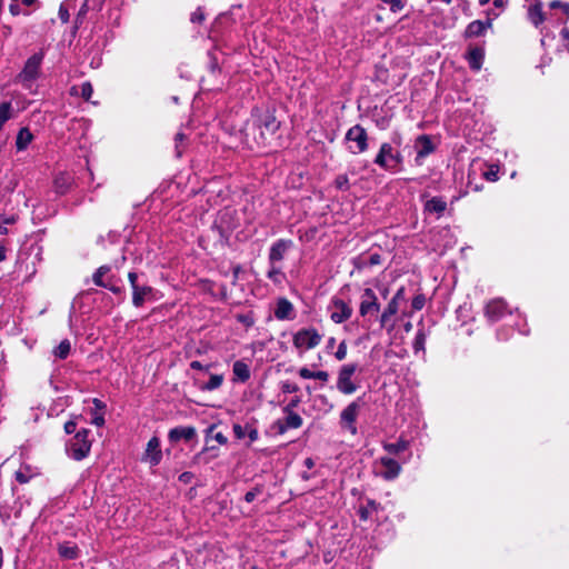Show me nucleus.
Returning a JSON list of instances; mask_svg holds the SVG:
<instances>
[{"instance_id": "nucleus-1", "label": "nucleus", "mask_w": 569, "mask_h": 569, "mask_svg": "<svg viewBox=\"0 0 569 569\" xmlns=\"http://www.w3.org/2000/svg\"><path fill=\"white\" fill-rule=\"evenodd\" d=\"M44 53L39 51L32 54L24 63L23 69L17 76V80L23 86L29 87L40 76V68L43 61Z\"/></svg>"}, {"instance_id": "nucleus-2", "label": "nucleus", "mask_w": 569, "mask_h": 569, "mask_svg": "<svg viewBox=\"0 0 569 569\" xmlns=\"http://www.w3.org/2000/svg\"><path fill=\"white\" fill-rule=\"evenodd\" d=\"M88 429L79 430L67 445L70 457L74 460H82L88 456L91 449V442L88 440Z\"/></svg>"}, {"instance_id": "nucleus-3", "label": "nucleus", "mask_w": 569, "mask_h": 569, "mask_svg": "<svg viewBox=\"0 0 569 569\" xmlns=\"http://www.w3.org/2000/svg\"><path fill=\"white\" fill-rule=\"evenodd\" d=\"M402 162L400 152H393L390 143H382L378 154L375 158V163L385 170L396 169Z\"/></svg>"}, {"instance_id": "nucleus-4", "label": "nucleus", "mask_w": 569, "mask_h": 569, "mask_svg": "<svg viewBox=\"0 0 569 569\" xmlns=\"http://www.w3.org/2000/svg\"><path fill=\"white\" fill-rule=\"evenodd\" d=\"M357 370V363H347L340 368L338 372L337 388L341 393L351 395L357 391L358 386L351 380V377Z\"/></svg>"}, {"instance_id": "nucleus-5", "label": "nucleus", "mask_w": 569, "mask_h": 569, "mask_svg": "<svg viewBox=\"0 0 569 569\" xmlns=\"http://www.w3.org/2000/svg\"><path fill=\"white\" fill-rule=\"evenodd\" d=\"M346 139L356 143L355 148L349 147L352 153H361L368 149V136L366 129L360 124L351 127L346 133Z\"/></svg>"}, {"instance_id": "nucleus-6", "label": "nucleus", "mask_w": 569, "mask_h": 569, "mask_svg": "<svg viewBox=\"0 0 569 569\" xmlns=\"http://www.w3.org/2000/svg\"><path fill=\"white\" fill-rule=\"evenodd\" d=\"M321 338V335L315 328H306L293 336V345L297 348L312 349L320 343Z\"/></svg>"}, {"instance_id": "nucleus-7", "label": "nucleus", "mask_w": 569, "mask_h": 569, "mask_svg": "<svg viewBox=\"0 0 569 569\" xmlns=\"http://www.w3.org/2000/svg\"><path fill=\"white\" fill-rule=\"evenodd\" d=\"M128 279L132 288V303L134 307H141L152 293V288L147 284H140L136 272H129Z\"/></svg>"}, {"instance_id": "nucleus-8", "label": "nucleus", "mask_w": 569, "mask_h": 569, "mask_svg": "<svg viewBox=\"0 0 569 569\" xmlns=\"http://www.w3.org/2000/svg\"><path fill=\"white\" fill-rule=\"evenodd\" d=\"M256 126L260 130V138L264 141L267 137L273 136L277 132L280 127V121L276 119L273 113L267 111L259 117L256 121Z\"/></svg>"}, {"instance_id": "nucleus-9", "label": "nucleus", "mask_w": 569, "mask_h": 569, "mask_svg": "<svg viewBox=\"0 0 569 569\" xmlns=\"http://www.w3.org/2000/svg\"><path fill=\"white\" fill-rule=\"evenodd\" d=\"M330 319L335 323H342L347 321L352 315V308L349 307L343 300L333 298L329 305Z\"/></svg>"}, {"instance_id": "nucleus-10", "label": "nucleus", "mask_w": 569, "mask_h": 569, "mask_svg": "<svg viewBox=\"0 0 569 569\" xmlns=\"http://www.w3.org/2000/svg\"><path fill=\"white\" fill-rule=\"evenodd\" d=\"M360 410L359 399L348 405L340 415L341 423L351 431L352 435L357 433L355 422Z\"/></svg>"}, {"instance_id": "nucleus-11", "label": "nucleus", "mask_w": 569, "mask_h": 569, "mask_svg": "<svg viewBox=\"0 0 569 569\" xmlns=\"http://www.w3.org/2000/svg\"><path fill=\"white\" fill-rule=\"evenodd\" d=\"M380 309V303L378 302V298L372 289L366 288L361 296V302L359 307V312L362 317L378 312Z\"/></svg>"}, {"instance_id": "nucleus-12", "label": "nucleus", "mask_w": 569, "mask_h": 569, "mask_svg": "<svg viewBox=\"0 0 569 569\" xmlns=\"http://www.w3.org/2000/svg\"><path fill=\"white\" fill-rule=\"evenodd\" d=\"M406 299L405 288L401 287L397 290L392 299L389 301L387 308L380 316V326L386 327L388 321L392 316H395L399 310V302Z\"/></svg>"}, {"instance_id": "nucleus-13", "label": "nucleus", "mask_w": 569, "mask_h": 569, "mask_svg": "<svg viewBox=\"0 0 569 569\" xmlns=\"http://www.w3.org/2000/svg\"><path fill=\"white\" fill-rule=\"evenodd\" d=\"M286 418L279 419L273 423L278 433L283 435L289 429H298L302 426V418L295 411L284 412Z\"/></svg>"}, {"instance_id": "nucleus-14", "label": "nucleus", "mask_w": 569, "mask_h": 569, "mask_svg": "<svg viewBox=\"0 0 569 569\" xmlns=\"http://www.w3.org/2000/svg\"><path fill=\"white\" fill-rule=\"evenodd\" d=\"M506 311L507 303L502 299L496 298L487 303L485 308V316L490 322H496L501 319Z\"/></svg>"}, {"instance_id": "nucleus-15", "label": "nucleus", "mask_w": 569, "mask_h": 569, "mask_svg": "<svg viewBox=\"0 0 569 569\" xmlns=\"http://www.w3.org/2000/svg\"><path fill=\"white\" fill-rule=\"evenodd\" d=\"M492 21L493 18L489 17V19H486L485 21L475 20L470 22L465 29V37L472 38L485 36L486 31L492 27Z\"/></svg>"}, {"instance_id": "nucleus-16", "label": "nucleus", "mask_w": 569, "mask_h": 569, "mask_svg": "<svg viewBox=\"0 0 569 569\" xmlns=\"http://www.w3.org/2000/svg\"><path fill=\"white\" fill-rule=\"evenodd\" d=\"M292 247L291 240L279 239L276 241L269 251V262L270 264H276L283 259L284 253Z\"/></svg>"}, {"instance_id": "nucleus-17", "label": "nucleus", "mask_w": 569, "mask_h": 569, "mask_svg": "<svg viewBox=\"0 0 569 569\" xmlns=\"http://www.w3.org/2000/svg\"><path fill=\"white\" fill-rule=\"evenodd\" d=\"M415 148L417 150L415 159L417 164H421V160L435 150L431 139L426 134H421L417 138Z\"/></svg>"}, {"instance_id": "nucleus-18", "label": "nucleus", "mask_w": 569, "mask_h": 569, "mask_svg": "<svg viewBox=\"0 0 569 569\" xmlns=\"http://www.w3.org/2000/svg\"><path fill=\"white\" fill-rule=\"evenodd\" d=\"M161 458L160 440L157 437H152L147 443L146 460H148L151 466H157L161 461Z\"/></svg>"}, {"instance_id": "nucleus-19", "label": "nucleus", "mask_w": 569, "mask_h": 569, "mask_svg": "<svg viewBox=\"0 0 569 569\" xmlns=\"http://www.w3.org/2000/svg\"><path fill=\"white\" fill-rule=\"evenodd\" d=\"M380 463L385 468V470L381 472V476L386 480H393L399 476L401 467L395 459L390 457H381Z\"/></svg>"}, {"instance_id": "nucleus-20", "label": "nucleus", "mask_w": 569, "mask_h": 569, "mask_svg": "<svg viewBox=\"0 0 569 569\" xmlns=\"http://www.w3.org/2000/svg\"><path fill=\"white\" fill-rule=\"evenodd\" d=\"M473 71L481 69L485 59V49L482 46L470 47L468 54L465 57Z\"/></svg>"}, {"instance_id": "nucleus-21", "label": "nucleus", "mask_w": 569, "mask_h": 569, "mask_svg": "<svg viewBox=\"0 0 569 569\" xmlns=\"http://www.w3.org/2000/svg\"><path fill=\"white\" fill-rule=\"evenodd\" d=\"M168 437L171 442H178L181 439L190 441L196 437V429L193 427H177L169 431Z\"/></svg>"}, {"instance_id": "nucleus-22", "label": "nucleus", "mask_w": 569, "mask_h": 569, "mask_svg": "<svg viewBox=\"0 0 569 569\" xmlns=\"http://www.w3.org/2000/svg\"><path fill=\"white\" fill-rule=\"evenodd\" d=\"M293 313L292 303L286 299L280 298L277 302V307L274 309V317L279 320L290 319Z\"/></svg>"}, {"instance_id": "nucleus-23", "label": "nucleus", "mask_w": 569, "mask_h": 569, "mask_svg": "<svg viewBox=\"0 0 569 569\" xmlns=\"http://www.w3.org/2000/svg\"><path fill=\"white\" fill-rule=\"evenodd\" d=\"M33 134L27 127L19 130L16 139V147L18 151L26 150L29 143L32 141Z\"/></svg>"}, {"instance_id": "nucleus-24", "label": "nucleus", "mask_w": 569, "mask_h": 569, "mask_svg": "<svg viewBox=\"0 0 569 569\" xmlns=\"http://www.w3.org/2000/svg\"><path fill=\"white\" fill-rule=\"evenodd\" d=\"M232 372L234 377L241 382H246L250 378V369L248 365L241 360H238L233 363Z\"/></svg>"}, {"instance_id": "nucleus-25", "label": "nucleus", "mask_w": 569, "mask_h": 569, "mask_svg": "<svg viewBox=\"0 0 569 569\" xmlns=\"http://www.w3.org/2000/svg\"><path fill=\"white\" fill-rule=\"evenodd\" d=\"M59 556L63 559L73 560L79 556V549L76 545L61 543L58 547Z\"/></svg>"}, {"instance_id": "nucleus-26", "label": "nucleus", "mask_w": 569, "mask_h": 569, "mask_svg": "<svg viewBox=\"0 0 569 569\" xmlns=\"http://www.w3.org/2000/svg\"><path fill=\"white\" fill-rule=\"evenodd\" d=\"M528 17H529V20L536 26L538 27L539 24H541L545 20V16H543V12H542V7H541V3L540 2H536L533 6H531L529 8V11H528Z\"/></svg>"}, {"instance_id": "nucleus-27", "label": "nucleus", "mask_w": 569, "mask_h": 569, "mask_svg": "<svg viewBox=\"0 0 569 569\" xmlns=\"http://www.w3.org/2000/svg\"><path fill=\"white\" fill-rule=\"evenodd\" d=\"M70 186V178L67 174H59L54 178V188L58 193L63 194L68 191Z\"/></svg>"}, {"instance_id": "nucleus-28", "label": "nucleus", "mask_w": 569, "mask_h": 569, "mask_svg": "<svg viewBox=\"0 0 569 569\" xmlns=\"http://www.w3.org/2000/svg\"><path fill=\"white\" fill-rule=\"evenodd\" d=\"M223 382V376L222 375H211L208 382L200 386V389L202 391H212L218 389Z\"/></svg>"}, {"instance_id": "nucleus-29", "label": "nucleus", "mask_w": 569, "mask_h": 569, "mask_svg": "<svg viewBox=\"0 0 569 569\" xmlns=\"http://www.w3.org/2000/svg\"><path fill=\"white\" fill-rule=\"evenodd\" d=\"M71 351V342L68 339H63L57 348L53 350V355L59 359H66Z\"/></svg>"}, {"instance_id": "nucleus-30", "label": "nucleus", "mask_w": 569, "mask_h": 569, "mask_svg": "<svg viewBox=\"0 0 569 569\" xmlns=\"http://www.w3.org/2000/svg\"><path fill=\"white\" fill-rule=\"evenodd\" d=\"M378 508H379V503H377L375 500L369 499L367 501V506L359 508L358 513H359L360 519L366 521L369 518L370 512L377 511Z\"/></svg>"}, {"instance_id": "nucleus-31", "label": "nucleus", "mask_w": 569, "mask_h": 569, "mask_svg": "<svg viewBox=\"0 0 569 569\" xmlns=\"http://www.w3.org/2000/svg\"><path fill=\"white\" fill-rule=\"evenodd\" d=\"M426 209L429 212H436L441 213L446 209V202L438 198H432L431 200H428L426 203Z\"/></svg>"}, {"instance_id": "nucleus-32", "label": "nucleus", "mask_w": 569, "mask_h": 569, "mask_svg": "<svg viewBox=\"0 0 569 569\" xmlns=\"http://www.w3.org/2000/svg\"><path fill=\"white\" fill-rule=\"evenodd\" d=\"M109 271L110 268L108 266H101L100 268H98L92 277L94 284L99 287H106L107 282L103 280V276L107 274Z\"/></svg>"}, {"instance_id": "nucleus-33", "label": "nucleus", "mask_w": 569, "mask_h": 569, "mask_svg": "<svg viewBox=\"0 0 569 569\" xmlns=\"http://www.w3.org/2000/svg\"><path fill=\"white\" fill-rule=\"evenodd\" d=\"M408 448V442L405 440H399L395 443H386L385 449L392 455H398L405 451Z\"/></svg>"}, {"instance_id": "nucleus-34", "label": "nucleus", "mask_w": 569, "mask_h": 569, "mask_svg": "<svg viewBox=\"0 0 569 569\" xmlns=\"http://www.w3.org/2000/svg\"><path fill=\"white\" fill-rule=\"evenodd\" d=\"M12 106L11 102H2L0 104V130L3 124L11 118Z\"/></svg>"}, {"instance_id": "nucleus-35", "label": "nucleus", "mask_w": 569, "mask_h": 569, "mask_svg": "<svg viewBox=\"0 0 569 569\" xmlns=\"http://www.w3.org/2000/svg\"><path fill=\"white\" fill-rule=\"evenodd\" d=\"M88 10H89V7H88V2L86 1L81 8L79 9L78 13H77V17L74 19V27H73V33H76V31L78 30V28L82 24L83 22V19L86 17V14L88 13Z\"/></svg>"}, {"instance_id": "nucleus-36", "label": "nucleus", "mask_w": 569, "mask_h": 569, "mask_svg": "<svg viewBox=\"0 0 569 569\" xmlns=\"http://www.w3.org/2000/svg\"><path fill=\"white\" fill-rule=\"evenodd\" d=\"M426 333L422 329L418 330L413 340V349L416 352L425 350Z\"/></svg>"}, {"instance_id": "nucleus-37", "label": "nucleus", "mask_w": 569, "mask_h": 569, "mask_svg": "<svg viewBox=\"0 0 569 569\" xmlns=\"http://www.w3.org/2000/svg\"><path fill=\"white\" fill-rule=\"evenodd\" d=\"M335 186L340 190L349 189V179L347 174H339L335 180Z\"/></svg>"}, {"instance_id": "nucleus-38", "label": "nucleus", "mask_w": 569, "mask_h": 569, "mask_svg": "<svg viewBox=\"0 0 569 569\" xmlns=\"http://www.w3.org/2000/svg\"><path fill=\"white\" fill-rule=\"evenodd\" d=\"M9 11H10V13L13 17H17L19 14H24V16H29L30 14V11H27V10L22 11L21 10L19 1H11V3L9 4Z\"/></svg>"}, {"instance_id": "nucleus-39", "label": "nucleus", "mask_w": 569, "mask_h": 569, "mask_svg": "<svg viewBox=\"0 0 569 569\" xmlns=\"http://www.w3.org/2000/svg\"><path fill=\"white\" fill-rule=\"evenodd\" d=\"M93 93V88L91 86L90 82H83L81 84V97L86 100V101H89L91 96Z\"/></svg>"}, {"instance_id": "nucleus-40", "label": "nucleus", "mask_w": 569, "mask_h": 569, "mask_svg": "<svg viewBox=\"0 0 569 569\" xmlns=\"http://www.w3.org/2000/svg\"><path fill=\"white\" fill-rule=\"evenodd\" d=\"M346 356H347V343H346V341H341L338 346L335 357L337 358V360L341 361L346 358Z\"/></svg>"}, {"instance_id": "nucleus-41", "label": "nucleus", "mask_w": 569, "mask_h": 569, "mask_svg": "<svg viewBox=\"0 0 569 569\" xmlns=\"http://www.w3.org/2000/svg\"><path fill=\"white\" fill-rule=\"evenodd\" d=\"M426 305V298L423 295H418L412 299V308L415 310H421Z\"/></svg>"}, {"instance_id": "nucleus-42", "label": "nucleus", "mask_w": 569, "mask_h": 569, "mask_svg": "<svg viewBox=\"0 0 569 569\" xmlns=\"http://www.w3.org/2000/svg\"><path fill=\"white\" fill-rule=\"evenodd\" d=\"M190 21L192 23H202L204 21V13L203 11L198 8L190 17Z\"/></svg>"}, {"instance_id": "nucleus-43", "label": "nucleus", "mask_w": 569, "mask_h": 569, "mask_svg": "<svg viewBox=\"0 0 569 569\" xmlns=\"http://www.w3.org/2000/svg\"><path fill=\"white\" fill-rule=\"evenodd\" d=\"M281 390L284 393H293L299 390V387L296 383H291L289 381L282 382Z\"/></svg>"}, {"instance_id": "nucleus-44", "label": "nucleus", "mask_w": 569, "mask_h": 569, "mask_svg": "<svg viewBox=\"0 0 569 569\" xmlns=\"http://www.w3.org/2000/svg\"><path fill=\"white\" fill-rule=\"evenodd\" d=\"M232 429L237 439H242L247 435L246 428H243L241 425L236 423L233 425Z\"/></svg>"}, {"instance_id": "nucleus-45", "label": "nucleus", "mask_w": 569, "mask_h": 569, "mask_svg": "<svg viewBox=\"0 0 569 569\" xmlns=\"http://www.w3.org/2000/svg\"><path fill=\"white\" fill-rule=\"evenodd\" d=\"M301 402V399L299 397H295L290 400V402L283 408V412L293 411L295 408H297Z\"/></svg>"}, {"instance_id": "nucleus-46", "label": "nucleus", "mask_w": 569, "mask_h": 569, "mask_svg": "<svg viewBox=\"0 0 569 569\" xmlns=\"http://www.w3.org/2000/svg\"><path fill=\"white\" fill-rule=\"evenodd\" d=\"M261 492V490L259 488H253L252 490L248 491L246 495H244V500L250 503L252 502L256 497Z\"/></svg>"}, {"instance_id": "nucleus-47", "label": "nucleus", "mask_w": 569, "mask_h": 569, "mask_svg": "<svg viewBox=\"0 0 569 569\" xmlns=\"http://www.w3.org/2000/svg\"><path fill=\"white\" fill-rule=\"evenodd\" d=\"M483 176L488 181H497L498 180V169H493V167H491L488 171H486L483 173Z\"/></svg>"}, {"instance_id": "nucleus-48", "label": "nucleus", "mask_w": 569, "mask_h": 569, "mask_svg": "<svg viewBox=\"0 0 569 569\" xmlns=\"http://www.w3.org/2000/svg\"><path fill=\"white\" fill-rule=\"evenodd\" d=\"M381 263V256L379 253H371L365 264L377 266Z\"/></svg>"}, {"instance_id": "nucleus-49", "label": "nucleus", "mask_w": 569, "mask_h": 569, "mask_svg": "<svg viewBox=\"0 0 569 569\" xmlns=\"http://www.w3.org/2000/svg\"><path fill=\"white\" fill-rule=\"evenodd\" d=\"M59 18L63 23L69 21V10L63 4H61L59 8Z\"/></svg>"}, {"instance_id": "nucleus-50", "label": "nucleus", "mask_w": 569, "mask_h": 569, "mask_svg": "<svg viewBox=\"0 0 569 569\" xmlns=\"http://www.w3.org/2000/svg\"><path fill=\"white\" fill-rule=\"evenodd\" d=\"M270 269L268 271V278L277 281L278 276L280 274V269L276 267V264H270Z\"/></svg>"}, {"instance_id": "nucleus-51", "label": "nucleus", "mask_w": 569, "mask_h": 569, "mask_svg": "<svg viewBox=\"0 0 569 569\" xmlns=\"http://www.w3.org/2000/svg\"><path fill=\"white\" fill-rule=\"evenodd\" d=\"M91 423L97 427H102L104 425L103 413H96L91 420Z\"/></svg>"}, {"instance_id": "nucleus-52", "label": "nucleus", "mask_w": 569, "mask_h": 569, "mask_svg": "<svg viewBox=\"0 0 569 569\" xmlns=\"http://www.w3.org/2000/svg\"><path fill=\"white\" fill-rule=\"evenodd\" d=\"M192 479H193V473L189 472V471H184L179 476V481H181L182 483H186V485L190 483Z\"/></svg>"}, {"instance_id": "nucleus-53", "label": "nucleus", "mask_w": 569, "mask_h": 569, "mask_svg": "<svg viewBox=\"0 0 569 569\" xmlns=\"http://www.w3.org/2000/svg\"><path fill=\"white\" fill-rule=\"evenodd\" d=\"M238 321L246 325L247 327H250L253 325V319L248 315H239L237 317Z\"/></svg>"}, {"instance_id": "nucleus-54", "label": "nucleus", "mask_w": 569, "mask_h": 569, "mask_svg": "<svg viewBox=\"0 0 569 569\" xmlns=\"http://www.w3.org/2000/svg\"><path fill=\"white\" fill-rule=\"evenodd\" d=\"M76 428H77V423L73 420L67 421L63 427L66 433H68V435L73 433L76 431Z\"/></svg>"}, {"instance_id": "nucleus-55", "label": "nucleus", "mask_w": 569, "mask_h": 569, "mask_svg": "<svg viewBox=\"0 0 569 569\" xmlns=\"http://www.w3.org/2000/svg\"><path fill=\"white\" fill-rule=\"evenodd\" d=\"M315 371L309 370L308 368L303 367L299 370V376L303 379H313Z\"/></svg>"}, {"instance_id": "nucleus-56", "label": "nucleus", "mask_w": 569, "mask_h": 569, "mask_svg": "<svg viewBox=\"0 0 569 569\" xmlns=\"http://www.w3.org/2000/svg\"><path fill=\"white\" fill-rule=\"evenodd\" d=\"M313 379L326 382L329 379V373L327 371H315Z\"/></svg>"}, {"instance_id": "nucleus-57", "label": "nucleus", "mask_w": 569, "mask_h": 569, "mask_svg": "<svg viewBox=\"0 0 569 569\" xmlns=\"http://www.w3.org/2000/svg\"><path fill=\"white\" fill-rule=\"evenodd\" d=\"M508 0H493V7L499 10V12L503 11Z\"/></svg>"}, {"instance_id": "nucleus-58", "label": "nucleus", "mask_w": 569, "mask_h": 569, "mask_svg": "<svg viewBox=\"0 0 569 569\" xmlns=\"http://www.w3.org/2000/svg\"><path fill=\"white\" fill-rule=\"evenodd\" d=\"M16 480L20 483H27L29 481V477L19 470L16 472Z\"/></svg>"}, {"instance_id": "nucleus-59", "label": "nucleus", "mask_w": 569, "mask_h": 569, "mask_svg": "<svg viewBox=\"0 0 569 569\" xmlns=\"http://www.w3.org/2000/svg\"><path fill=\"white\" fill-rule=\"evenodd\" d=\"M246 436L249 437L251 442L258 440V438H259V433L256 428H250Z\"/></svg>"}, {"instance_id": "nucleus-60", "label": "nucleus", "mask_w": 569, "mask_h": 569, "mask_svg": "<svg viewBox=\"0 0 569 569\" xmlns=\"http://www.w3.org/2000/svg\"><path fill=\"white\" fill-rule=\"evenodd\" d=\"M561 36H562L563 40L566 41L565 46H566L567 51L569 52V29L563 28L561 31Z\"/></svg>"}, {"instance_id": "nucleus-61", "label": "nucleus", "mask_w": 569, "mask_h": 569, "mask_svg": "<svg viewBox=\"0 0 569 569\" xmlns=\"http://www.w3.org/2000/svg\"><path fill=\"white\" fill-rule=\"evenodd\" d=\"M104 288L109 289L111 292H113L116 295H119L122 292V289L120 287L111 284L109 282H107V286Z\"/></svg>"}, {"instance_id": "nucleus-62", "label": "nucleus", "mask_w": 569, "mask_h": 569, "mask_svg": "<svg viewBox=\"0 0 569 569\" xmlns=\"http://www.w3.org/2000/svg\"><path fill=\"white\" fill-rule=\"evenodd\" d=\"M214 439H216L220 445H226V443H227V441H228L227 437H226V436H223V433H221V432H217V433L214 435Z\"/></svg>"}, {"instance_id": "nucleus-63", "label": "nucleus", "mask_w": 569, "mask_h": 569, "mask_svg": "<svg viewBox=\"0 0 569 569\" xmlns=\"http://www.w3.org/2000/svg\"><path fill=\"white\" fill-rule=\"evenodd\" d=\"M92 402H93L94 408H96L97 410H100V411H101V410H103V409L106 408V405H104L101 400H99V399H97V398H94V399L92 400Z\"/></svg>"}, {"instance_id": "nucleus-64", "label": "nucleus", "mask_w": 569, "mask_h": 569, "mask_svg": "<svg viewBox=\"0 0 569 569\" xmlns=\"http://www.w3.org/2000/svg\"><path fill=\"white\" fill-rule=\"evenodd\" d=\"M190 367H191V369H194V370H202V369H204L202 363L200 361H197V360L192 361L190 363Z\"/></svg>"}]
</instances>
